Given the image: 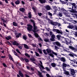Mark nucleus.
Wrapping results in <instances>:
<instances>
[{
	"label": "nucleus",
	"instance_id": "f257e3e1",
	"mask_svg": "<svg viewBox=\"0 0 77 77\" xmlns=\"http://www.w3.org/2000/svg\"><path fill=\"white\" fill-rule=\"evenodd\" d=\"M27 26L28 27H27V30L28 32H30V31H32L33 32V30L32 29L33 28V26H32V25L30 24H27Z\"/></svg>",
	"mask_w": 77,
	"mask_h": 77
},
{
	"label": "nucleus",
	"instance_id": "f03ea898",
	"mask_svg": "<svg viewBox=\"0 0 77 77\" xmlns=\"http://www.w3.org/2000/svg\"><path fill=\"white\" fill-rule=\"evenodd\" d=\"M52 30L54 32H57V33H60V34H61V35H62L63 33V32L61 30H60V31L58 29H53Z\"/></svg>",
	"mask_w": 77,
	"mask_h": 77
},
{
	"label": "nucleus",
	"instance_id": "7ed1b4c3",
	"mask_svg": "<svg viewBox=\"0 0 77 77\" xmlns=\"http://www.w3.org/2000/svg\"><path fill=\"white\" fill-rule=\"evenodd\" d=\"M33 30H32L33 32H36V30H37V26H36V24L35 23H33Z\"/></svg>",
	"mask_w": 77,
	"mask_h": 77
},
{
	"label": "nucleus",
	"instance_id": "20e7f679",
	"mask_svg": "<svg viewBox=\"0 0 77 77\" xmlns=\"http://www.w3.org/2000/svg\"><path fill=\"white\" fill-rule=\"evenodd\" d=\"M55 35L54 34H53L51 35V38H50V40L51 41H52L53 42L55 41Z\"/></svg>",
	"mask_w": 77,
	"mask_h": 77
},
{
	"label": "nucleus",
	"instance_id": "39448f33",
	"mask_svg": "<svg viewBox=\"0 0 77 77\" xmlns=\"http://www.w3.org/2000/svg\"><path fill=\"white\" fill-rule=\"evenodd\" d=\"M32 13L31 12H29V13H28V17H27L26 16L24 17V18H26V19H28V18H29V19H31V18H32Z\"/></svg>",
	"mask_w": 77,
	"mask_h": 77
},
{
	"label": "nucleus",
	"instance_id": "423d86ee",
	"mask_svg": "<svg viewBox=\"0 0 77 77\" xmlns=\"http://www.w3.org/2000/svg\"><path fill=\"white\" fill-rule=\"evenodd\" d=\"M53 44H54V45H57V46H58V47H62V46H61V44H60V43H59L58 42H55L53 43Z\"/></svg>",
	"mask_w": 77,
	"mask_h": 77
},
{
	"label": "nucleus",
	"instance_id": "0eeeda50",
	"mask_svg": "<svg viewBox=\"0 0 77 77\" xmlns=\"http://www.w3.org/2000/svg\"><path fill=\"white\" fill-rule=\"evenodd\" d=\"M48 23L49 24H51V25H53V26H54L55 22H53L52 20H50V19H48Z\"/></svg>",
	"mask_w": 77,
	"mask_h": 77
},
{
	"label": "nucleus",
	"instance_id": "6e6552de",
	"mask_svg": "<svg viewBox=\"0 0 77 77\" xmlns=\"http://www.w3.org/2000/svg\"><path fill=\"white\" fill-rule=\"evenodd\" d=\"M74 6H72V10H70V12H72V13H77V11H76V9H74Z\"/></svg>",
	"mask_w": 77,
	"mask_h": 77
},
{
	"label": "nucleus",
	"instance_id": "1a4fd4ad",
	"mask_svg": "<svg viewBox=\"0 0 77 77\" xmlns=\"http://www.w3.org/2000/svg\"><path fill=\"white\" fill-rule=\"evenodd\" d=\"M35 31H36V32H33L34 33V36H35L36 38H38V37H39V35H38V34L36 33V32H38L39 31V30L38 29H37V30H35Z\"/></svg>",
	"mask_w": 77,
	"mask_h": 77
},
{
	"label": "nucleus",
	"instance_id": "9d476101",
	"mask_svg": "<svg viewBox=\"0 0 77 77\" xmlns=\"http://www.w3.org/2000/svg\"><path fill=\"white\" fill-rule=\"evenodd\" d=\"M63 71L64 72V74H66V75H69V73L68 72H67L66 70V68H63Z\"/></svg>",
	"mask_w": 77,
	"mask_h": 77
},
{
	"label": "nucleus",
	"instance_id": "9b49d317",
	"mask_svg": "<svg viewBox=\"0 0 77 77\" xmlns=\"http://www.w3.org/2000/svg\"><path fill=\"white\" fill-rule=\"evenodd\" d=\"M12 42L13 45H16V46H18V45H19V43L17 42V41H15L14 42Z\"/></svg>",
	"mask_w": 77,
	"mask_h": 77
},
{
	"label": "nucleus",
	"instance_id": "f8f14e48",
	"mask_svg": "<svg viewBox=\"0 0 77 77\" xmlns=\"http://www.w3.org/2000/svg\"><path fill=\"white\" fill-rule=\"evenodd\" d=\"M65 42L66 44H70L71 43H72V41L69 39H68L67 40H65Z\"/></svg>",
	"mask_w": 77,
	"mask_h": 77
},
{
	"label": "nucleus",
	"instance_id": "ddd939ff",
	"mask_svg": "<svg viewBox=\"0 0 77 77\" xmlns=\"http://www.w3.org/2000/svg\"><path fill=\"white\" fill-rule=\"evenodd\" d=\"M60 60L61 61V62H63L65 63L66 62V59L64 57H62L60 58Z\"/></svg>",
	"mask_w": 77,
	"mask_h": 77
},
{
	"label": "nucleus",
	"instance_id": "4468645a",
	"mask_svg": "<svg viewBox=\"0 0 77 77\" xmlns=\"http://www.w3.org/2000/svg\"><path fill=\"white\" fill-rule=\"evenodd\" d=\"M70 71L71 72V74H72V75H74V74H75V71L74 70V69H70Z\"/></svg>",
	"mask_w": 77,
	"mask_h": 77
},
{
	"label": "nucleus",
	"instance_id": "2eb2a0df",
	"mask_svg": "<svg viewBox=\"0 0 77 77\" xmlns=\"http://www.w3.org/2000/svg\"><path fill=\"white\" fill-rule=\"evenodd\" d=\"M69 48H70V49H71V50H74V51H77V49L74 48L72 47V46H69Z\"/></svg>",
	"mask_w": 77,
	"mask_h": 77
},
{
	"label": "nucleus",
	"instance_id": "dca6fc26",
	"mask_svg": "<svg viewBox=\"0 0 77 77\" xmlns=\"http://www.w3.org/2000/svg\"><path fill=\"white\" fill-rule=\"evenodd\" d=\"M19 10L20 12H23V13H24V12H25V11H26V9H25V8H22L19 9Z\"/></svg>",
	"mask_w": 77,
	"mask_h": 77
},
{
	"label": "nucleus",
	"instance_id": "f3484780",
	"mask_svg": "<svg viewBox=\"0 0 77 77\" xmlns=\"http://www.w3.org/2000/svg\"><path fill=\"white\" fill-rule=\"evenodd\" d=\"M45 8L47 11H49L51 9V7L48 5L46 6Z\"/></svg>",
	"mask_w": 77,
	"mask_h": 77
},
{
	"label": "nucleus",
	"instance_id": "a211bd4d",
	"mask_svg": "<svg viewBox=\"0 0 77 77\" xmlns=\"http://www.w3.org/2000/svg\"><path fill=\"white\" fill-rule=\"evenodd\" d=\"M19 75L20 76V77H24V75H23V73H22V72H21V70H19Z\"/></svg>",
	"mask_w": 77,
	"mask_h": 77
},
{
	"label": "nucleus",
	"instance_id": "6ab92c4d",
	"mask_svg": "<svg viewBox=\"0 0 77 77\" xmlns=\"http://www.w3.org/2000/svg\"><path fill=\"white\" fill-rule=\"evenodd\" d=\"M5 39H7V40L9 41V39H12V38L11 36H9L6 37Z\"/></svg>",
	"mask_w": 77,
	"mask_h": 77
},
{
	"label": "nucleus",
	"instance_id": "aec40b11",
	"mask_svg": "<svg viewBox=\"0 0 77 77\" xmlns=\"http://www.w3.org/2000/svg\"><path fill=\"white\" fill-rule=\"evenodd\" d=\"M39 2H40L42 4H43V3H45L46 2V0H39Z\"/></svg>",
	"mask_w": 77,
	"mask_h": 77
},
{
	"label": "nucleus",
	"instance_id": "412c9836",
	"mask_svg": "<svg viewBox=\"0 0 77 77\" xmlns=\"http://www.w3.org/2000/svg\"><path fill=\"white\" fill-rule=\"evenodd\" d=\"M9 59H11V60L12 61H13V62L14 61V59L13 58V57H12V56H11V54H9Z\"/></svg>",
	"mask_w": 77,
	"mask_h": 77
},
{
	"label": "nucleus",
	"instance_id": "4be33fe9",
	"mask_svg": "<svg viewBox=\"0 0 77 77\" xmlns=\"http://www.w3.org/2000/svg\"><path fill=\"white\" fill-rule=\"evenodd\" d=\"M57 16L58 17H62L63 16V14L62 12H59V14H57Z\"/></svg>",
	"mask_w": 77,
	"mask_h": 77
},
{
	"label": "nucleus",
	"instance_id": "5701e85b",
	"mask_svg": "<svg viewBox=\"0 0 77 77\" xmlns=\"http://www.w3.org/2000/svg\"><path fill=\"white\" fill-rule=\"evenodd\" d=\"M13 25L14 26H16L18 27V24L15 22H13Z\"/></svg>",
	"mask_w": 77,
	"mask_h": 77
},
{
	"label": "nucleus",
	"instance_id": "b1692460",
	"mask_svg": "<svg viewBox=\"0 0 77 77\" xmlns=\"http://www.w3.org/2000/svg\"><path fill=\"white\" fill-rule=\"evenodd\" d=\"M68 28H69V29H73L74 26L72 25H69L68 26H67Z\"/></svg>",
	"mask_w": 77,
	"mask_h": 77
},
{
	"label": "nucleus",
	"instance_id": "393cba45",
	"mask_svg": "<svg viewBox=\"0 0 77 77\" xmlns=\"http://www.w3.org/2000/svg\"><path fill=\"white\" fill-rule=\"evenodd\" d=\"M55 26H58V27H60L61 26L60 23L56 22H55Z\"/></svg>",
	"mask_w": 77,
	"mask_h": 77
},
{
	"label": "nucleus",
	"instance_id": "a878e982",
	"mask_svg": "<svg viewBox=\"0 0 77 77\" xmlns=\"http://www.w3.org/2000/svg\"><path fill=\"white\" fill-rule=\"evenodd\" d=\"M24 47L26 49H29V48L28 47V46L25 44L23 45Z\"/></svg>",
	"mask_w": 77,
	"mask_h": 77
},
{
	"label": "nucleus",
	"instance_id": "bb28decb",
	"mask_svg": "<svg viewBox=\"0 0 77 77\" xmlns=\"http://www.w3.org/2000/svg\"><path fill=\"white\" fill-rule=\"evenodd\" d=\"M46 51H47L48 53H51V51L50 49H47L46 50Z\"/></svg>",
	"mask_w": 77,
	"mask_h": 77
},
{
	"label": "nucleus",
	"instance_id": "cd10ccee",
	"mask_svg": "<svg viewBox=\"0 0 77 77\" xmlns=\"http://www.w3.org/2000/svg\"><path fill=\"white\" fill-rule=\"evenodd\" d=\"M38 75H39L40 77H43V76L42 75V73H41L39 71H38Z\"/></svg>",
	"mask_w": 77,
	"mask_h": 77
},
{
	"label": "nucleus",
	"instance_id": "c85d7f7f",
	"mask_svg": "<svg viewBox=\"0 0 77 77\" xmlns=\"http://www.w3.org/2000/svg\"><path fill=\"white\" fill-rule=\"evenodd\" d=\"M30 60H31L32 62H35V58L33 57H31L30 59Z\"/></svg>",
	"mask_w": 77,
	"mask_h": 77
},
{
	"label": "nucleus",
	"instance_id": "c756f323",
	"mask_svg": "<svg viewBox=\"0 0 77 77\" xmlns=\"http://www.w3.org/2000/svg\"><path fill=\"white\" fill-rule=\"evenodd\" d=\"M20 36H21V33H19L17 35H16V37L17 38H19Z\"/></svg>",
	"mask_w": 77,
	"mask_h": 77
},
{
	"label": "nucleus",
	"instance_id": "7c9ffc66",
	"mask_svg": "<svg viewBox=\"0 0 77 77\" xmlns=\"http://www.w3.org/2000/svg\"><path fill=\"white\" fill-rule=\"evenodd\" d=\"M23 39L25 40V41L27 39V37L26 36V35H24L23 36Z\"/></svg>",
	"mask_w": 77,
	"mask_h": 77
},
{
	"label": "nucleus",
	"instance_id": "2f4dec72",
	"mask_svg": "<svg viewBox=\"0 0 77 77\" xmlns=\"http://www.w3.org/2000/svg\"><path fill=\"white\" fill-rule=\"evenodd\" d=\"M20 3V1L19 0H17L15 2V4L16 5H19Z\"/></svg>",
	"mask_w": 77,
	"mask_h": 77
},
{
	"label": "nucleus",
	"instance_id": "473e14b6",
	"mask_svg": "<svg viewBox=\"0 0 77 77\" xmlns=\"http://www.w3.org/2000/svg\"><path fill=\"white\" fill-rule=\"evenodd\" d=\"M51 65L52 66H53V67H56V64L54 63H51Z\"/></svg>",
	"mask_w": 77,
	"mask_h": 77
},
{
	"label": "nucleus",
	"instance_id": "72a5a7b5",
	"mask_svg": "<svg viewBox=\"0 0 77 77\" xmlns=\"http://www.w3.org/2000/svg\"><path fill=\"white\" fill-rule=\"evenodd\" d=\"M25 55L26 56V57H30V56L29 55V54L27 53H25Z\"/></svg>",
	"mask_w": 77,
	"mask_h": 77
},
{
	"label": "nucleus",
	"instance_id": "f704fd0d",
	"mask_svg": "<svg viewBox=\"0 0 77 77\" xmlns=\"http://www.w3.org/2000/svg\"><path fill=\"white\" fill-rule=\"evenodd\" d=\"M63 66L64 68H66V66H67V64L65 63H63Z\"/></svg>",
	"mask_w": 77,
	"mask_h": 77
},
{
	"label": "nucleus",
	"instance_id": "c9c22d12",
	"mask_svg": "<svg viewBox=\"0 0 77 77\" xmlns=\"http://www.w3.org/2000/svg\"><path fill=\"white\" fill-rule=\"evenodd\" d=\"M38 51H39V53L40 54H42V51L41 50V49L38 48Z\"/></svg>",
	"mask_w": 77,
	"mask_h": 77
},
{
	"label": "nucleus",
	"instance_id": "e433bc0d",
	"mask_svg": "<svg viewBox=\"0 0 77 77\" xmlns=\"http://www.w3.org/2000/svg\"><path fill=\"white\" fill-rule=\"evenodd\" d=\"M61 36H60V35H57V38H58V39L59 40V39H60V37Z\"/></svg>",
	"mask_w": 77,
	"mask_h": 77
},
{
	"label": "nucleus",
	"instance_id": "4c0bfd02",
	"mask_svg": "<svg viewBox=\"0 0 77 77\" xmlns=\"http://www.w3.org/2000/svg\"><path fill=\"white\" fill-rule=\"evenodd\" d=\"M49 56H51V57H53V58H54V55H53V54L51 53L50 54H49Z\"/></svg>",
	"mask_w": 77,
	"mask_h": 77
},
{
	"label": "nucleus",
	"instance_id": "58836bf2",
	"mask_svg": "<svg viewBox=\"0 0 77 77\" xmlns=\"http://www.w3.org/2000/svg\"><path fill=\"white\" fill-rule=\"evenodd\" d=\"M43 51L45 54V55L47 54V53L46 52V51H45V50L44 49Z\"/></svg>",
	"mask_w": 77,
	"mask_h": 77
},
{
	"label": "nucleus",
	"instance_id": "ea45409f",
	"mask_svg": "<svg viewBox=\"0 0 77 77\" xmlns=\"http://www.w3.org/2000/svg\"><path fill=\"white\" fill-rule=\"evenodd\" d=\"M6 43V44H8V45H12V44L10 42H9V41H7Z\"/></svg>",
	"mask_w": 77,
	"mask_h": 77
},
{
	"label": "nucleus",
	"instance_id": "a19ab883",
	"mask_svg": "<svg viewBox=\"0 0 77 77\" xmlns=\"http://www.w3.org/2000/svg\"><path fill=\"white\" fill-rule=\"evenodd\" d=\"M70 4L71 5H72V6H75L76 5V4L75 3H71Z\"/></svg>",
	"mask_w": 77,
	"mask_h": 77
},
{
	"label": "nucleus",
	"instance_id": "79ce46f5",
	"mask_svg": "<svg viewBox=\"0 0 77 77\" xmlns=\"http://www.w3.org/2000/svg\"><path fill=\"white\" fill-rule=\"evenodd\" d=\"M14 52V55H15V56H18V54H17V53H16V52L14 51H13Z\"/></svg>",
	"mask_w": 77,
	"mask_h": 77
},
{
	"label": "nucleus",
	"instance_id": "37998d69",
	"mask_svg": "<svg viewBox=\"0 0 77 77\" xmlns=\"http://www.w3.org/2000/svg\"><path fill=\"white\" fill-rule=\"evenodd\" d=\"M70 60V61H71V62H72V64H75V61L74 60Z\"/></svg>",
	"mask_w": 77,
	"mask_h": 77
},
{
	"label": "nucleus",
	"instance_id": "c03bdc74",
	"mask_svg": "<svg viewBox=\"0 0 77 77\" xmlns=\"http://www.w3.org/2000/svg\"><path fill=\"white\" fill-rule=\"evenodd\" d=\"M52 54H54V55H55V56H57V54L56 52H54V51H53L52 52Z\"/></svg>",
	"mask_w": 77,
	"mask_h": 77
},
{
	"label": "nucleus",
	"instance_id": "a18cd8bd",
	"mask_svg": "<svg viewBox=\"0 0 77 77\" xmlns=\"http://www.w3.org/2000/svg\"><path fill=\"white\" fill-rule=\"evenodd\" d=\"M16 51H17V52L18 53L21 54V52H20V51L19 50H18V49H17L16 50Z\"/></svg>",
	"mask_w": 77,
	"mask_h": 77
},
{
	"label": "nucleus",
	"instance_id": "49530a36",
	"mask_svg": "<svg viewBox=\"0 0 77 77\" xmlns=\"http://www.w3.org/2000/svg\"><path fill=\"white\" fill-rule=\"evenodd\" d=\"M24 60L26 62H29V60H28L27 59L25 58Z\"/></svg>",
	"mask_w": 77,
	"mask_h": 77
},
{
	"label": "nucleus",
	"instance_id": "de8ad7c7",
	"mask_svg": "<svg viewBox=\"0 0 77 77\" xmlns=\"http://www.w3.org/2000/svg\"><path fill=\"white\" fill-rule=\"evenodd\" d=\"M36 54V56H39V54L38 53V52H35Z\"/></svg>",
	"mask_w": 77,
	"mask_h": 77
},
{
	"label": "nucleus",
	"instance_id": "09e8293b",
	"mask_svg": "<svg viewBox=\"0 0 77 77\" xmlns=\"http://www.w3.org/2000/svg\"><path fill=\"white\" fill-rule=\"evenodd\" d=\"M1 20H2V21L3 22V23H6V20H4L3 18H2Z\"/></svg>",
	"mask_w": 77,
	"mask_h": 77
},
{
	"label": "nucleus",
	"instance_id": "8fccbe9b",
	"mask_svg": "<svg viewBox=\"0 0 77 77\" xmlns=\"http://www.w3.org/2000/svg\"><path fill=\"white\" fill-rule=\"evenodd\" d=\"M54 47L55 50H58V49L59 48V47L56 46H54Z\"/></svg>",
	"mask_w": 77,
	"mask_h": 77
},
{
	"label": "nucleus",
	"instance_id": "3c124183",
	"mask_svg": "<svg viewBox=\"0 0 77 77\" xmlns=\"http://www.w3.org/2000/svg\"><path fill=\"white\" fill-rule=\"evenodd\" d=\"M48 14L49 15H50V16H52V15H53L52 14L50 13V12H48Z\"/></svg>",
	"mask_w": 77,
	"mask_h": 77
},
{
	"label": "nucleus",
	"instance_id": "603ef678",
	"mask_svg": "<svg viewBox=\"0 0 77 77\" xmlns=\"http://www.w3.org/2000/svg\"><path fill=\"white\" fill-rule=\"evenodd\" d=\"M61 3H63V4H65V2L64 1H61V0H60Z\"/></svg>",
	"mask_w": 77,
	"mask_h": 77
},
{
	"label": "nucleus",
	"instance_id": "864d4df0",
	"mask_svg": "<svg viewBox=\"0 0 77 77\" xmlns=\"http://www.w3.org/2000/svg\"><path fill=\"white\" fill-rule=\"evenodd\" d=\"M46 76L47 77H51V76L48 74H46Z\"/></svg>",
	"mask_w": 77,
	"mask_h": 77
},
{
	"label": "nucleus",
	"instance_id": "5fc2aeb1",
	"mask_svg": "<svg viewBox=\"0 0 77 77\" xmlns=\"http://www.w3.org/2000/svg\"><path fill=\"white\" fill-rule=\"evenodd\" d=\"M17 65H18L20 66H21V64L19 63H17Z\"/></svg>",
	"mask_w": 77,
	"mask_h": 77
},
{
	"label": "nucleus",
	"instance_id": "6e6d98bb",
	"mask_svg": "<svg viewBox=\"0 0 77 77\" xmlns=\"http://www.w3.org/2000/svg\"><path fill=\"white\" fill-rule=\"evenodd\" d=\"M28 36L30 38H32V35H31L30 34H28Z\"/></svg>",
	"mask_w": 77,
	"mask_h": 77
},
{
	"label": "nucleus",
	"instance_id": "4d7b16f0",
	"mask_svg": "<svg viewBox=\"0 0 77 77\" xmlns=\"http://www.w3.org/2000/svg\"><path fill=\"white\" fill-rule=\"evenodd\" d=\"M45 41V42H48V41H49V39H45L44 40Z\"/></svg>",
	"mask_w": 77,
	"mask_h": 77
},
{
	"label": "nucleus",
	"instance_id": "13d9d810",
	"mask_svg": "<svg viewBox=\"0 0 77 77\" xmlns=\"http://www.w3.org/2000/svg\"><path fill=\"white\" fill-rule=\"evenodd\" d=\"M38 14L40 17H41L42 15V13H38Z\"/></svg>",
	"mask_w": 77,
	"mask_h": 77
},
{
	"label": "nucleus",
	"instance_id": "bf43d9fd",
	"mask_svg": "<svg viewBox=\"0 0 77 77\" xmlns=\"http://www.w3.org/2000/svg\"><path fill=\"white\" fill-rule=\"evenodd\" d=\"M18 47L19 48H20V50H21L22 48H23V47H22V46H18Z\"/></svg>",
	"mask_w": 77,
	"mask_h": 77
},
{
	"label": "nucleus",
	"instance_id": "052dcab7",
	"mask_svg": "<svg viewBox=\"0 0 77 77\" xmlns=\"http://www.w3.org/2000/svg\"><path fill=\"white\" fill-rule=\"evenodd\" d=\"M30 21H31V22H32V23H35V21H34V20H31Z\"/></svg>",
	"mask_w": 77,
	"mask_h": 77
},
{
	"label": "nucleus",
	"instance_id": "680f3d73",
	"mask_svg": "<svg viewBox=\"0 0 77 77\" xmlns=\"http://www.w3.org/2000/svg\"><path fill=\"white\" fill-rule=\"evenodd\" d=\"M69 55L72 57H74V55L72 54H69Z\"/></svg>",
	"mask_w": 77,
	"mask_h": 77
},
{
	"label": "nucleus",
	"instance_id": "e2e57ef3",
	"mask_svg": "<svg viewBox=\"0 0 77 77\" xmlns=\"http://www.w3.org/2000/svg\"><path fill=\"white\" fill-rule=\"evenodd\" d=\"M52 34H53V32H52V31H50L49 34L50 35V36H51Z\"/></svg>",
	"mask_w": 77,
	"mask_h": 77
},
{
	"label": "nucleus",
	"instance_id": "0e129e2a",
	"mask_svg": "<svg viewBox=\"0 0 77 77\" xmlns=\"http://www.w3.org/2000/svg\"><path fill=\"white\" fill-rule=\"evenodd\" d=\"M11 5L12 6H15V5H14V3H13V2H11Z\"/></svg>",
	"mask_w": 77,
	"mask_h": 77
},
{
	"label": "nucleus",
	"instance_id": "69168bd1",
	"mask_svg": "<svg viewBox=\"0 0 77 77\" xmlns=\"http://www.w3.org/2000/svg\"><path fill=\"white\" fill-rule=\"evenodd\" d=\"M2 65H3L4 66V67H6V65L5 64V63H2Z\"/></svg>",
	"mask_w": 77,
	"mask_h": 77
},
{
	"label": "nucleus",
	"instance_id": "338daca9",
	"mask_svg": "<svg viewBox=\"0 0 77 77\" xmlns=\"http://www.w3.org/2000/svg\"><path fill=\"white\" fill-rule=\"evenodd\" d=\"M24 75L26 77H30V76L27 74H25Z\"/></svg>",
	"mask_w": 77,
	"mask_h": 77
},
{
	"label": "nucleus",
	"instance_id": "774afa93",
	"mask_svg": "<svg viewBox=\"0 0 77 77\" xmlns=\"http://www.w3.org/2000/svg\"><path fill=\"white\" fill-rule=\"evenodd\" d=\"M75 35L76 37H77V32H75Z\"/></svg>",
	"mask_w": 77,
	"mask_h": 77
}]
</instances>
